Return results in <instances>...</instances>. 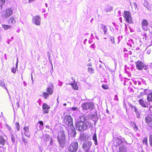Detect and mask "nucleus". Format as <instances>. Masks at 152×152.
<instances>
[{
    "label": "nucleus",
    "instance_id": "obj_1",
    "mask_svg": "<svg viewBox=\"0 0 152 152\" xmlns=\"http://www.w3.org/2000/svg\"><path fill=\"white\" fill-rule=\"evenodd\" d=\"M75 127L77 130L83 132L87 129L88 126L84 121H79L76 122Z\"/></svg>",
    "mask_w": 152,
    "mask_h": 152
},
{
    "label": "nucleus",
    "instance_id": "obj_2",
    "mask_svg": "<svg viewBox=\"0 0 152 152\" xmlns=\"http://www.w3.org/2000/svg\"><path fill=\"white\" fill-rule=\"evenodd\" d=\"M57 140L58 142L60 147L63 148L66 145L65 135L63 132H60L58 134L57 137Z\"/></svg>",
    "mask_w": 152,
    "mask_h": 152
},
{
    "label": "nucleus",
    "instance_id": "obj_3",
    "mask_svg": "<svg viewBox=\"0 0 152 152\" xmlns=\"http://www.w3.org/2000/svg\"><path fill=\"white\" fill-rule=\"evenodd\" d=\"M64 121L67 125L68 129L69 128L74 129L72 118L70 115H66L65 116Z\"/></svg>",
    "mask_w": 152,
    "mask_h": 152
},
{
    "label": "nucleus",
    "instance_id": "obj_4",
    "mask_svg": "<svg viewBox=\"0 0 152 152\" xmlns=\"http://www.w3.org/2000/svg\"><path fill=\"white\" fill-rule=\"evenodd\" d=\"M82 107L83 111H91L94 107V104L91 102H86L82 104Z\"/></svg>",
    "mask_w": 152,
    "mask_h": 152
},
{
    "label": "nucleus",
    "instance_id": "obj_5",
    "mask_svg": "<svg viewBox=\"0 0 152 152\" xmlns=\"http://www.w3.org/2000/svg\"><path fill=\"white\" fill-rule=\"evenodd\" d=\"M78 148L77 142H72L68 147V149L69 152H76Z\"/></svg>",
    "mask_w": 152,
    "mask_h": 152
},
{
    "label": "nucleus",
    "instance_id": "obj_6",
    "mask_svg": "<svg viewBox=\"0 0 152 152\" xmlns=\"http://www.w3.org/2000/svg\"><path fill=\"white\" fill-rule=\"evenodd\" d=\"M124 17L125 19V20L126 22L132 24L133 23V21L132 20V18L131 17L130 12L125 11L124 12Z\"/></svg>",
    "mask_w": 152,
    "mask_h": 152
},
{
    "label": "nucleus",
    "instance_id": "obj_7",
    "mask_svg": "<svg viewBox=\"0 0 152 152\" xmlns=\"http://www.w3.org/2000/svg\"><path fill=\"white\" fill-rule=\"evenodd\" d=\"M92 144V142L91 141H85L83 144V150L86 152H88Z\"/></svg>",
    "mask_w": 152,
    "mask_h": 152
},
{
    "label": "nucleus",
    "instance_id": "obj_8",
    "mask_svg": "<svg viewBox=\"0 0 152 152\" xmlns=\"http://www.w3.org/2000/svg\"><path fill=\"white\" fill-rule=\"evenodd\" d=\"M41 18L39 15H36L33 17V23L39 26L40 24Z\"/></svg>",
    "mask_w": 152,
    "mask_h": 152
},
{
    "label": "nucleus",
    "instance_id": "obj_9",
    "mask_svg": "<svg viewBox=\"0 0 152 152\" xmlns=\"http://www.w3.org/2000/svg\"><path fill=\"white\" fill-rule=\"evenodd\" d=\"M136 65L137 69L139 70H141L143 68L145 67L144 69H145V66L144 64L140 61H137L135 63Z\"/></svg>",
    "mask_w": 152,
    "mask_h": 152
},
{
    "label": "nucleus",
    "instance_id": "obj_10",
    "mask_svg": "<svg viewBox=\"0 0 152 152\" xmlns=\"http://www.w3.org/2000/svg\"><path fill=\"white\" fill-rule=\"evenodd\" d=\"M12 13V11L11 9H8L3 12L2 15L4 18H6L10 16Z\"/></svg>",
    "mask_w": 152,
    "mask_h": 152
},
{
    "label": "nucleus",
    "instance_id": "obj_11",
    "mask_svg": "<svg viewBox=\"0 0 152 152\" xmlns=\"http://www.w3.org/2000/svg\"><path fill=\"white\" fill-rule=\"evenodd\" d=\"M142 28L145 31H147L148 29V23L146 20H144L142 21Z\"/></svg>",
    "mask_w": 152,
    "mask_h": 152
},
{
    "label": "nucleus",
    "instance_id": "obj_12",
    "mask_svg": "<svg viewBox=\"0 0 152 152\" xmlns=\"http://www.w3.org/2000/svg\"><path fill=\"white\" fill-rule=\"evenodd\" d=\"M145 121L149 126L152 127V115H149L145 118Z\"/></svg>",
    "mask_w": 152,
    "mask_h": 152
},
{
    "label": "nucleus",
    "instance_id": "obj_13",
    "mask_svg": "<svg viewBox=\"0 0 152 152\" xmlns=\"http://www.w3.org/2000/svg\"><path fill=\"white\" fill-rule=\"evenodd\" d=\"M43 128V123L42 121H39L37 124V129L38 131L42 130Z\"/></svg>",
    "mask_w": 152,
    "mask_h": 152
},
{
    "label": "nucleus",
    "instance_id": "obj_14",
    "mask_svg": "<svg viewBox=\"0 0 152 152\" xmlns=\"http://www.w3.org/2000/svg\"><path fill=\"white\" fill-rule=\"evenodd\" d=\"M42 108L43 110H45L43 111L44 113H48V109H49L50 107L49 106H48L47 104L44 103L42 105Z\"/></svg>",
    "mask_w": 152,
    "mask_h": 152
},
{
    "label": "nucleus",
    "instance_id": "obj_15",
    "mask_svg": "<svg viewBox=\"0 0 152 152\" xmlns=\"http://www.w3.org/2000/svg\"><path fill=\"white\" fill-rule=\"evenodd\" d=\"M53 86L52 85L48 86L46 90V91L48 94L51 95L52 94L53 91L52 88H53Z\"/></svg>",
    "mask_w": 152,
    "mask_h": 152
},
{
    "label": "nucleus",
    "instance_id": "obj_16",
    "mask_svg": "<svg viewBox=\"0 0 152 152\" xmlns=\"http://www.w3.org/2000/svg\"><path fill=\"white\" fill-rule=\"evenodd\" d=\"M68 129L71 132V135L73 137H75V135L76 134V130L74 126V129L72 128H69Z\"/></svg>",
    "mask_w": 152,
    "mask_h": 152
},
{
    "label": "nucleus",
    "instance_id": "obj_17",
    "mask_svg": "<svg viewBox=\"0 0 152 152\" xmlns=\"http://www.w3.org/2000/svg\"><path fill=\"white\" fill-rule=\"evenodd\" d=\"M100 29L102 30L104 32L105 34H106L107 32V28L103 24H101L100 25Z\"/></svg>",
    "mask_w": 152,
    "mask_h": 152
},
{
    "label": "nucleus",
    "instance_id": "obj_18",
    "mask_svg": "<svg viewBox=\"0 0 152 152\" xmlns=\"http://www.w3.org/2000/svg\"><path fill=\"white\" fill-rule=\"evenodd\" d=\"M139 102L140 104L143 107H147V103L145 102L142 99H140L139 100Z\"/></svg>",
    "mask_w": 152,
    "mask_h": 152
},
{
    "label": "nucleus",
    "instance_id": "obj_19",
    "mask_svg": "<svg viewBox=\"0 0 152 152\" xmlns=\"http://www.w3.org/2000/svg\"><path fill=\"white\" fill-rule=\"evenodd\" d=\"M0 86H1L3 88L6 89L7 91L8 94H9V91L8 90L5 86L4 81H2L0 80Z\"/></svg>",
    "mask_w": 152,
    "mask_h": 152
},
{
    "label": "nucleus",
    "instance_id": "obj_20",
    "mask_svg": "<svg viewBox=\"0 0 152 152\" xmlns=\"http://www.w3.org/2000/svg\"><path fill=\"white\" fill-rule=\"evenodd\" d=\"M129 107L132 109V110L133 111L135 112L138 111L137 108L135 106L132 105L129 103H128V104Z\"/></svg>",
    "mask_w": 152,
    "mask_h": 152
},
{
    "label": "nucleus",
    "instance_id": "obj_21",
    "mask_svg": "<svg viewBox=\"0 0 152 152\" xmlns=\"http://www.w3.org/2000/svg\"><path fill=\"white\" fill-rule=\"evenodd\" d=\"M119 151L118 152H126V148L124 145L120 146L119 148Z\"/></svg>",
    "mask_w": 152,
    "mask_h": 152
},
{
    "label": "nucleus",
    "instance_id": "obj_22",
    "mask_svg": "<svg viewBox=\"0 0 152 152\" xmlns=\"http://www.w3.org/2000/svg\"><path fill=\"white\" fill-rule=\"evenodd\" d=\"M6 142V140L1 136H0V144L4 145Z\"/></svg>",
    "mask_w": 152,
    "mask_h": 152
},
{
    "label": "nucleus",
    "instance_id": "obj_23",
    "mask_svg": "<svg viewBox=\"0 0 152 152\" xmlns=\"http://www.w3.org/2000/svg\"><path fill=\"white\" fill-rule=\"evenodd\" d=\"M80 138L81 140H86V135L84 134H80Z\"/></svg>",
    "mask_w": 152,
    "mask_h": 152
},
{
    "label": "nucleus",
    "instance_id": "obj_24",
    "mask_svg": "<svg viewBox=\"0 0 152 152\" xmlns=\"http://www.w3.org/2000/svg\"><path fill=\"white\" fill-rule=\"evenodd\" d=\"M93 140L94 141V143L95 145H97V141L96 137V133L95 132L94 134L93 137Z\"/></svg>",
    "mask_w": 152,
    "mask_h": 152
},
{
    "label": "nucleus",
    "instance_id": "obj_25",
    "mask_svg": "<svg viewBox=\"0 0 152 152\" xmlns=\"http://www.w3.org/2000/svg\"><path fill=\"white\" fill-rule=\"evenodd\" d=\"M9 21V23H11L12 24H15L16 23V21L13 17H12L10 18Z\"/></svg>",
    "mask_w": 152,
    "mask_h": 152
},
{
    "label": "nucleus",
    "instance_id": "obj_26",
    "mask_svg": "<svg viewBox=\"0 0 152 152\" xmlns=\"http://www.w3.org/2000/svg\"><path fill=\"white\" fill-rule=\"evenodd\" d=\"M1 26L5 30H7L8 29L12 27L11 26L8 25H5L2 24L1 25Z\"/></svg>",
    "mask_w": 152,
    "mask_h": 152
},
{
    "label": "nucleus",
    "instance_id": "obj_27",
    "mask_svg": "<svg viewBox=\"0 0 152 152\" xmlns=\"http://www.w3.org/2000/svg\"><path fill=\"white\" fill-rule=\"evenodd\" d=\"M147 100L148 102H152V92L148 94L147 97Z\"/></svg>",
    "mask_w": 152,
    "mask_h": 152
},
{
    "label": "nucleus",
    "instance_id": "obj_28",
    "mask_svg": "<svg viewBox=\"0 0 152 152\" xmlns=\"http://www.w3.org/2000/svg\"><path fill=\"white\" fill-rule=\"evenodd\" d=\"M11 140L13 142H15V134L13 133H11Z\"/></svg>",
    "mask_w": 152,
    "mask_h": 152
},
{
    "label": "nucleus",
    "instance_id": "obj_29",
    "mask_svg": "<svg viewBox=\"0 0 152 152\" xmlns=\"http://www.w3.org/2000/svg\"><path fill=\"white\" fill-rule=\"evenodd\" d=\"M149 141L150 145L152 147V134H150L149 136Z\"/></svg>",
    "mask_w": 152,
    "mask_h": 152
},
{
    "label": "nucleus",
    "instance_id": "obj_30",
    "mask_svg": "<svg viewBox=\"0 0 152 152\" xmlns=\"http://www.w3.org/2000/svg\"><path fill=\"white\" fill-rule=\"evenodd\" d=\"M44 137V139L46 141H48V139H49L50 138V136L48 134L45 135V136Z\"/></svg>",
    "mask_w": 152,
    "mask_h": 152
},
{
    "label": "nucleus",
    "instance_id": "obj_31",
    "mask_svg": "<svg viewBox=\"0 0 152 152\" xmlns=\"http://www.w3.org/2000/svg\"><path fill=\"white\" fill-rule=\"evenodd\" d=\"M88 72L90 73H91V74H92L94 73V70L91 67H89L88 69Z\"/></svg>",
    "mask_w": 152,
    "mask_h": 152
},
{
    "label": "nucleus",
    "instance_id": "obj_32",
    "mask_svg": "<svg viewBox=\"0 0 152 152\" xmlns=\"http://www.w3.org/2000/svg\"><path fill=\"white\" fill-rule=\"evenodd\" d=\"M43 96L44 97L45 99H46L47 97L49 96L48 94L46 92H44L42 93Z\"/></svg>",
    "mask_w": 152,
    "mask_h": 152
},
{
    "label": "nucleus",
    "instance_id": "obj_33",
    "mask_svg": "<svg viewBox=\"0 0 152 152\" xmlns=\"http://www.w3.org/2000/svg\"><path fill=\"white\" fill-rule=\"evenodd\" d=\"M22 139L23 142L25 144L27 143L28 141L26 139H25L23 136V134L22 133Z\"/></svg>",
    "mask_w": 152,
    "mask_h": 152
},
{
    "label": "nucleus",
    "instance_id": "obj_34",
    "mask_svg": "<svg viewBox=\"0 0 152 152\" xmlns=\"http://www.w3.org/2000/svg\"><path fill=\"white\" fill-rule=\"evenodd\" d=\"M110 41L112 42V44H114L115 43V39L113 37L111 36L110 37Z\"/></svg>",
    "mask_w": 152,
    "mask_h": 152
},
{
    "label": "nucleus",
    "instance_id": "obj_35",
    "mask_svg": "<svg viewBox=\"0 0 152 152\" xmlns=\"http://www.w3.org/2000/svg\"><path fill=\"white\" fill-rule=\"evenodd\" d=\"M72 86L76 90H77V88H78V87H77V86L76 85V83H73L71 84Z\"/></svg>",
    "mask_w": 152,
    "mask_h": 152
},
{
    "label": "nucleus",
    "instance_id": "obj_36",
    "mask_svg": "<svg viewBox=\"0 0 152 152\" xmlns=\"http://www.w3.org/2000/svg\"><path fill=\"white\" fill-rule=\"evenodd\" d=\"M15 126L16 127L18 131L20 129V125L18 123H15Z\"/></svg>",
    "mask_w": 152,
    "mask_h": 152
},
{
    "label": "nucleus",
    "instance_id": "obj_37",
    "mask_svg": "<svg viewBox=\"0 0 152 152\" xmlns=\"http://www.w3.org/2000/svg\"><path fill=\"white\" fill-rule=\"evenodd\" d=\"M144 5L145 7L147 9H149V6L148 5V4L147 2L145 1L144 3Z\"/></svg>",
    "mask_w": 152,
    "mask_h": 152
},
{
    "label": "nucleus",
    "instance_id": "obj_38",
    "mask_svg": "<svg viewBox=\"0 0 152 152\" xmlns=\"http://www.w3.org/2000/svg\"><path fill=\"white\" fill-rule=\"evenodd\" d=\"M23 129L25 131V132H29V128L28 126L25 127Z\"/></svg>",
    "mask_w": 152,
    "mask_h": 152
},
{
    "label": "nucleus",
    "instance_id": "obj_39",
    "mask_svg": "<svg viewBox=\"0 0 152 152\" xmlns=\"http://www.w3.org/2000/svg\"><path fill=\"white\" fill-rule=\"evenodd\" d=\"M24 135L27 137H29L30 136V134L29 132H24Z\"/></svg>",
    "mask_w": 152,
    "mask_h": 152
},
{
    "label": "nucleus",
    "instance_id": "obj_40",
    "mask_svg": "<svg viewBox=\"0 0 152 152\" xmlns=\"http://www.w3.org/2000/svg\"><path fill=\"white\" fill-rule=\"evenodd\" d=\"M5 2V0H0V5L1 6V7L2 5L4 4Z\"/></svg>",
    "mask_w": 152,
    "mask_h": 152
},
{
    "label": "nucleus",
    "instance_id": "obj_41",
    "mask_svg": "<svg viewBox=\"0 0 152 152\" xmlns=\"http://www.w3.org/2000/svg\"><path fill=\"white\" fill-rule=\"evenodd\" d=\"M143 144H146V145H148L147 139L146 138L143 139Z\"/></svg>",
    "mask_w": 152,
    "mask_h": 152
},
{
    "label": "nucleus",
    "instance_id": "obj_42",
    "mask_svg": "<svg viewBox=\"0 0 152 152\" xmlns=\"http://www.w3.org/2000/svg\"><path fill=\"white\" fill-rule=\"evenodd\" d=\"M47 56L48 57V59L50 62H51V61L50 60V53L49 52H47Z\"/></svg>",
    "mask_w": 152,
    "mask_h": 152
},
{
    "label": "nucleus",
    "instance_id": "obj_43",
    "mask_svg": "<svg viewBox=\"0 0 152 152\" xmlns=\"http://www.w3.org/2000/svg\"><path fill=\"white\" fill-rule=\"evenodd\" d=\"M133 126H134V128L135 129L137 130L138 129V127L136 125L134 122H133L132 124Z\"/></svg>",
    "mask_w": 152,
    "mask_h": 152
},
{
    "label": "nucleus",
    "instance_id": "obj_44",
    "mask_svg": "<svg viewBox=\"0 0 152 152\" xmlns=\"http://www.w3.org/2000/svg\"><path fill=\"white\" fill-rule=\"evenodd\" d=\"M16 67H15H15H13V68H12V69H11V71L13 73H16Z\"/></svg>",
    "mask_w": 152,
    "mask_h": 152
},
{
    "label": "nucleus",
    "instance_id": "obj_45",
    "mask_svg": "<svg viewBox=\"0 0 152 152\" xmlns=\"http://www.w3.org/2000/svg\"><path fill=\"white\" fill-rule=\"evenodd\" d=\"M135 113L136 114V116L137 118H139L140 117V114L139 112L137 111L136 112H135Z\"/></svg>",
    "mask_w": 152,
    "mask_h": 152
},
{
    "label": "nucleus",
    "instance_id": "obj_46",
    "mask_svg": "<svg viewBox=\"0 0 152 152\" xmlns=\"http://www.w3.org/2000/svg\"><path fill=\"white\" fill-rule=\"evenodd\" d=\"M108 86L107 85H102V88L104 89H108Z\"/></svg>",
    "mask_w": 152,
    "mask_h": 152
},
{
    "label": "nucleus",
    "instance_id": "obj_47",
    "mask_svg": "<svg viewBox=\"0 0 152 152\" xmlns=\"http://www.w3.org/2000/svg\"><path fill=\"white\" fill-rule=\"evenodd\" d=\"M53 145V141L52 138H50V145L52 146Z\"/></svg>",
    "mask_w": 152,
    "mask_h": 152
},
{
    "label": "nucleus",
    "instance_id": "obj_48",
    "mask_svg": "<svg viewBox=\"0 0 152 152\" xmlns=\"http://www.w3.org/2000/svg\"><path fill=\"white\" fill-rule=\"evenodd\" d=\"M71 109L73 110H75V111H76L77 110H78V108L77 107H72V108H71Z\"/></svg>",
    "mask_w": 152,
    "mask_h": 152
},
{
    "label": "nucleus",
    "instance_id": "obj_49",
    "mask_svg": "<svg viewBox=\"0 0 152 152\" xmlns=\"http://www.w3.org/2000/svg\"><path fill=\"white\" fill-rule=\"evenodd\" d=\"M105 11L107 12H108L109 11L111 10L110 9V8H105L104 9Z\"/></svg>",
    "mask_w": 152,
    "mask_h": 152
},
{
    "label": "nucleus",
    "instance_id": "obj_50",
    "mask_svg": "<svg viewBox=\"0 0 152 152\" xmlns=\"http://www.w3.org/2000/svg\"><path fill=\"white\" fill-rule=\"evenodd\" d=\"M114 99H115V100H116L117 101H118V96L117 95H115L114 98Z\"/></svg>",
    "mask_w": 152,
    "mask_h": 152
},
{
    "label": "nucleus",
    "instance_id": "obj_51",
    "mask_svg": "<svg viewBox=\"0 0 152 152\" xmlns=\"http://www.w3.org/2000/svg\"><path fill=\"white\" fill-rule=\"evenodd\" d=\"M6 127L7 128V129H8V130H9L10 131V129H11V128L7 124H6Z\"/></svg>",
    "mask_w": 152,
    "mask_h": 152
},
{
    "label": "nucleus",
    "instance_id": "obj_52",
    "mask_svg": "<svg viewBox=\"0 0 152 152\" xmlns=\"http://www.w3.org/2000/svg\"><path fill=\"white\" fill-rule=\"evenodd\" d=\"M62 84L63 83L61 82L59 80L58 85L60 86H61Z\"/></svg>",
    "mask_w": 152,
    "mask_h": 152
},
{
    "label": "nucleus",
    "instance_id": "obj_53",
    "mask_svg": "<svg viewBox=\"0 0 152 152\" xmlns=\"http://www.w3.org/2000/svg\"><path fill=\"white\" fill-rule=\"evenodd\" d=\"M18 58H17V62H16V68H18Z\"/></svg>",
    "mask_w": 152,
    "mask_h": 152
},
{
    "label": "nucleus",
    "instance_id": "obj_54",
    "mask_svg": "<svg viewBox=\"0 0 152 152\" xmlns=\"http://www.w3.org/2000/svg\"><path fill=\"white\" fill-rule=\"evenodd\" d=\"M16 105L17 106L18 108H19V104L18 102H17L16 103Z\"/></svg>",
    "mask_w": 152,
    "mask_h": 152
},
{
    "label": "nucleus",
    "instance_id": "obj_55",
    "mask_svg": "<svg viewBox=\"0 0 152 152\" xmlns=\"http://www.w3.org/2000/svg\"><path fill=\"white\" fill-rule=\"evenodd\" d=\"M23 83L24 84V86H27V84L26 82L25 81H23Z\"/></svg>",
    "mask_w": 152,
    "mask_h": 152
},
{
    "label": "nucleus",
    "instance_id": "obj_56",
    "mask_svg": "<svg viewBox=\"0 0 152 152\" xmlns=\"http://www.w3.org/2000/svg\"><path fill=\"white\" fill-rule=\"evenodd\" d=\"M87 66H92V64L91 63H89L87 64Z\"/></svg>",
    "mask_w": 152,
    "mask_h": 152
},
{
    "label": "nucleus",
    "instance_id": "obj_57",
    "mask_svg": "<svg viewBox=\"0 0 152 152\" xmlns=\"http://www.w3.org/2000/svg\"><path fill=\"white\" fill-rule=\"evenodd\" d=\"M87 41V39H85L84 40V41H83V43L84 44H85L86 42V41Z\"/></svg>",
    "mask_w": 152,
    "mask_h": 152
},
{
    "label": "nucleus",
    "instance_id": "obj_58",
    "mask_svg": "<svg viewBox=\"0 0 152 152\" xmlns=\"http://www.w3.org/2000/svg\"><path fill=\"white\" fill-rule=\"evenodd\" d=\"M31 79L33 82V78L32 73H31Z\"/></svg>",
    "mask_w": 152,
    "mask_h": 152
},
{
    "label": "nucleus",
    "instance_id": "obj_59",
    "mask_svg": "<svg viewBox=\"0 0 152 152\" xmlns=\"http://www.w3.org/2000/svg\"><path fill=\"white\" fill-rule=\"evenodd\" d=\"M45 12V10L44 9H43L42 11V12L44 13V12Z\"/></svg>",
    "mask_w": 152,
    "mask_h": 152
},
{
    "label": "nucleus",
    "instance_id": "obj_60",
    "mask_svg": "<svg viewBox=\"0 0 152 152\" xmlns=\"http://www.w3.org/2000/svg\"><path fill=\"white\" fill-rule=\"evenodd\" d=\"M45 5L46 7H48V4L47 3H45Z\"/></svg>",
    "mask_w": 152,
    "mask_h": 152
},
{
    "label": "nucleus",
    "instance_id": "obj_61",
    "mask_svg": "<svg viewBox=\"0 0 152 152\" xmlns=\"http://www.w3.org/2000/svg\"><path fill=\"white\" fill-rule=\"evenodd\" d=\"M106 111H107V113H109V111L107 109V110H106Z\"/></svg>",
    "mask_w": 152,
    "mask_h": 152
},
{
    "label": "nucleus",
    "instance_id": "obj_62",
    "mask_svg": "<svg viewBox=\"0 0 152 152\" xmlns=\"http://www.w3.org/2000/svg\"><path fill=\"white\" fill-rule=\"evenodd\" d=\"M46 127L48 128H49V125H47L46 126Z\"/></svg>",
    "mask_w": 152,
    "mask_h": 152
},
{
    "label": "nucleus",
    "instance_id": "obj_63",
    "mask_svg": "<svg viewBox=\"0 0 152 152\" xmlns=\"http://www.w3.org/2000/svg\"><path fill=\"white\" fill-rule=\"evenodd\" d=\"M134 5H135V6L137 7V4H136V3H134Z\"/></svg>",
    "mask_w": 152,
    "mask_h": 152
},
{
    "label": "nucleus",
    "instance_id": "obj_64",
    "mask_svg": "<svg viewBox=\"0 0 152 152\" xmlns=\"http://www.w3.org/2000/svg\"><path fill=\"white\" fill-rule=\"evenodd\" d=\"M63 105L64 106H66V103H64L63 104Z\"/></svg>",
    "mask_w": 152,
    "mask_h": 152
}]
</instances>
